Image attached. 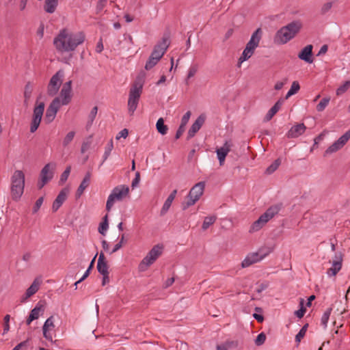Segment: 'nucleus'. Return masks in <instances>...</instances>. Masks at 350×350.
<instances>
[{
  "instance_id": "1",
  "label": "nucleus",
  "mask_w": 350,
  "mask_h": 350,
  "mask_svg": "<svg viewBox=\"0 0 350 350\" xmlns=\"http://www.w3.org/2000/svg\"><path fill=\"white\" fill-rule=\"evenodd\" d=\"M83 32H73L68 29H62L53 40V44L56 50L60 53L70 52L85 40Z\"/></svg>"
},
{
  "instance_id": "2",
  "label": "nucleus",
  "mask_w": 350,
  "mask_h": 350,
  "mask_svg": "<svg viewBox=\"0 0 350 350\" xmlns=\"http://www.w3.org/2000/svg\"><path fill=\"white\" fill-rule=\"evenodd\" d=\"M299 21H293L280 28L274 36V42L278 44H284L295 37L301 28Z\"/></svg>"
},
{
  "instance_id": "3",
  "label": "nucleus",
  "mask_w": 350,
  "mask_h": 350,
  "mask_svg": "<svg viewBox=\"0 0 350 350\" xmlns=\"http://www.w3.org/2000/svg\"><path fill=\"white\" fill-rule=\"evenodd\" d=\"M262 31L260 28H258L251 36L250 40L246 44L241 55L238 60V66L244 62L248 60L254 53L255 50L258 47L260 42L262 39Z\"/></svg>"
},
{
  "instance_id": "4",
  "label": "nucleus",
  "mask_w": 350,
  "mask_h": 350,
  "mask_svg": "<svg viewBox=\"0 0 350 350\" xmlns=\"http://www.w3.org/2000/svg\"><path fill=\"white\" fill-rule=\"evenodd\" d=\"M25 189V174L22 170H15L11 176V196L14 200L18 201Z\"/></svg>"
},
{
  "instance_id": "5",
  "label": "nucleus",
  "mask_w": 350,
  "mask_h": 350,
  "mask_svg": "<svg viewBox=\"0 0 350 350\" xmlns=\"http://www.w3.org/2000/svg\"><path fill=\"white\" fill-rule=\"evenodd\" d=\"M143 81L140 79L136 80L131 85L128 99V111L131 116H133L136 111L139 99L142 93Z\"/></svg>"
},
{
  "instance_id": "6",
  "label": "nucleus",
  "mask_w": 350,
  "mask_h": 350,
  "mask_svg": "<svg viewBox=\"0 0 350 350\" xmlns=\"http://www.w3.org/2000/svg\"><path fill=\"white\" fill-rule=\"evenodd\" d=\"M129 187L126 185L115 187L107 198L106 210L109 212L116 202H120L129 196Z\"/></svg>"
},
{
  "instance_id": "7",
  "label": "nucleus",
  "mask_w": 350,
  "mask_h": 350,
  "mask_svg": "<svg viewBox=\"0 0 350 350\" xmlns=\"http://www.w3.org/2000/svg\"><path fill=\"white\" fill-rule=\"evenodd\" d=\"M163 247L161 245L157 244L152 247V248L147 253L144 258L140 261L138 265V271L139 272H144L158 259L162 254Z\"/></svg>"
},
{
  "instance_id": "8",
  "label": "nucleus",
  "mask_w": 350,
  "mask_h": 350,
  "mask_svg": "<svg viewBox=\"0 0 350 350\" xmlns=\"http://www.w3.org/2000/svg\"><path fill=\"white\" fill-rule=\"evenodd\" d=\"M205 189V183L199 182L194 185L187 195V201L183 204V210L194 205L202 196Z\"/></svg>"
},
{
  "instance_id": "9",
  "label": "nucleus",
  "mask_w": 350,
  "mask_h": 350,
  "mask_svg": "<svg viewBox=\"0 0 350 350\" xmlns=\"http://www.w3.org/2000/svg\"><path fill=\"white\" fill-rule=\"evenodd\" d=\"M72 83L71 80L64 83L60 90L59 96L53 100L61 107L68 105L72 100L73 96Z\"/></svg>"
},
{
  "instance_id": "10",
  "label": "nucleus",
  "mask_w": 350,
  "mask_h": 350,
  "mask_svg": "<svg viewBox=\"0 0 350 350\" xmlns=\"http://www.w3.org/2000/svg\"><path fill=\"white\" fill-rule=\"evenodd\" d=\"M45 105L42 101H36L33 110V114L30 123V132L35 133L38 129L44 111Z\"/></svg>"
},
{
  "instance_id": "11",
  "label": "nucleus",
  "mask_w": 350,
  "mask_h": 350,
  "mask_svg": "<svg viewBox=\"0 0 350 350\" xmlns=\"http://www.w3.org/2000/svg\"><path fill=\"white\" fill-rule=\"evenodd\" d=\"M64 77V72L62 70H58L49 80L47 85V94L50 96H56L62 84Z\"/></svg>"
},
{
  "instance_id": "12",
  "label": "nucleus",
  "mask_w": 350,
  "mask_h": 350,
  "mask_svg": "<svg viewBox=\"0 0 350 350\" xmlns=\"http://www.w3.org/2000/svg\"><path fill=\"white\" fill-rule=\"evenodd\" d=\"M55 163H47L44 166L40 172V178L38 183L39 189H42L53 177L55 170Z\"/></svg>"
},
{
  "instance_id": "13",
  "label": "nucleus",
  "mask_w": 350,
  "mask_h": 350,
  "mask_svg": "<svg viewBox=\"0 0 350 350\" xmlns=\"http://www.w3.org/2000/svg\"><path fill=\"white\" fill-rule=\"evenodd\" d=\"M349 139L350 129L327 148V150L325 151V156L332 154L340 150L347 144Z\"/></svg>"
},
{
  "instance_id": "14",
  "label": "nucleus",
  "mask_w": 350,
  "mask_h": 350,
  "mask_svg": "<svg viewBox=\"0 0 350 350\" xmlns=\"http://www.w3.org/2000/svg\"><path fill=\"white\" fill-rule=\"evenodd\" d=\"M270 252L271 250L265 254H261L260 252L250 253L242 261L241 267L246 268L254 263L258 262L264 259Z\"/></svg>"
},
{
  "instance_id": "15",
  "label": "nucleus",
  "mask_w": 350,
  "mask_h": 350,
  "mask_svg": "<svg viewBox=\"0 0 350 350\" xmlns=\"http://www.w3.org/2000/svg\"><path fill=\"white\" fill-rule=\"evenodd\" d=\"M55 329V318L52 315L49 317L44 323L42 326V334L44 338L52 342L53 341V331Z\"/></svg>"
},
{
  "instance_id": "16",
  "label": "nucleus",
  "mask_w": 350,
  "mask_h": 350,
  "mask_svg": "<svg viewBox=\"0 0 350 350\" xmlns=\"http://www.w3.org/2000/svg\"><path fill=\"white\" fill-rule=\"evenodd\" d=\"M60 108V105H59L57 103L52 100L50 105H49L48 108L46 109L44 121L46 123L52 122L55 120L57 113L58 112Z\"/></svg>"
},
{
  "instance_id": "17",
  "label": "nucleus",
  "mask_w": 350,
  "mask_h": 350,
  "mask_svg": "<svg viewBox=\"0 0 350 350\" xmlns=\"http://www.w3.org/2000/svg\"><path fill=\"white\" fill-rule=\"evenodd\" d=\"M232 145L231 142L226 141L221 147L217 148L216 153L220 165L224 164L226 157L230 151Z\"/></svg>"
},
{
  "instance_id": "18",
  "label": "nucleus",
  "mask_w": 350,
  "mask_h": 350,
  "mask_svg": "<svg viewBox=\"0 0 350 350\" xmlns=\"http://www.w3.org/2000/svg\"><path fill=\"white\" fill-rule=\"evenodd\" d=\"M44 312V305L42 302H38L36 306L31 310L30 314L26 321L27 325L42 315Z\"/></svg>"
},
{
  "instance_id": "19",
  "label": "nucleus",
  "mask_w": 350,
  "mask_h": 350,
  "mask_svg": "<svg viewBox=\"0 0 350 350\" xmlns=\"http://www.w3.org/2000/svg\"><path fill=\"white\" fill-rule=\"evenodd\" d=\"M167 48V40L163 39L161 42L154 46L150 55L153 56L154 58L161 59L165 53Z\"/></svg>"
},
{
  "instance_id": "20",
  "label": "nucleus",
  "mask_w": 350,
  "mask_h": 350,
  "mask_svg": "<svg viewBox=\"0 0 350 350\" xmlns=\"http://www.w3.org/2000/svg\"><path fill=\"white\" fill-rule=\"evenodd\" d=\"M342 256L340 254H336L332 262V267L327 269V274L329 277L335 276L342 268Z\"/></svg>"
},
{
  "instance_id": "21",
  "label": "nucleus",
  "mask_w": 350,
  "mask_h": 350,
  "mask_svg": "<svg viewBox=\"0 0 350 350\" xmlns=\"http://www.w3.org/2000/svg\"><path fill=\"white\" fill-rule=\"evenodd\" d=\"M68 193L69 188L68 187L64 188L61 190L53 203L52 210L53 212H56L60 208L64 202L66 200Z\"/></svg>"
},
{
  "instance_id": "22",
  "label": "nucleus",
  "mask_w": 350,
  "mask_h": 350,
  "mask_svg": "<svg viewBox=\"0 0 350 350\" xmlns=\"http://www.w3.org/2000/svg\"><path fill=\"white\" fill-rule=\"evenodd\" d=\"M42 283V279L41 277L36 278L33 281L32 284L30 285V286L27 289L23 299H27L29 297L33 295L35 293H36L39 290Z\"/></svg>"
},
{
  "instance_id": "23",
  "label": "nucleus",
  "mask_w": 350,
  "mask_h": 350,
  "mask_svg": "<svg viewBox=\"0 0 350 350\" xmlns=\"http://www.w3.org/2000/svg\"><path fill=\"white\" fill-rule=\"evenodd\" d=\"M306 130V126L303 123L293 126L287 133L288 138H296L301 135Z\"/></svg>"
},
{
  "instance_id": "24",
  "label": "nucleus",
  "mask_w": 350,
  "mask_h": 350,
  "mask_svg": "<svg viewBox=\"0 0 350 350\" xmlns=\"http://www.w3.org/2000/svg\"><path fill=\"white\" fill-rule=\"evenodd\" d=\"M280 211V206L278 205L272 206L269 207L262 215L260 217L263 221L267 224L272 218H273Z\"/></svg>"
},
{
  "instance_id": "25",
  "label": "nucleus",
  "mask_w": 350,
  "mask_h": 350,
  "mask_svg": "<svg viewBox=\"0 0 350 350\" xmlns=\"http://www.w3.org/2000/svg\"><path fill=\"white\" fill-rule=\"evenodd\" d=\"M312 46L309 44L305 46L298 55V57L307 63H312Z\"/></svg>"
},
{
  "instance_id": "26",
  "label": "nucleus",
  "mask_w": 350,
  "mask_h": 350,
  "mask_svg": "<svg viewBox=\"0 0 350 350\" xmlns=\"http://www.w3.org/2000/svg\"><path fill=\"white\" fill-rule=\"evenodd\" d=\"M109 267L105 256L100 253L97 262V269L101 275H109Z\"/></svg>"
},
{
  "instance_id": "27",
  "label": "nucleus",
  "mask_w": 350,
  "mask_h": 350,
  "mask_svg": "<svg viewBox=\"0 0 350 350\" xmlns=\"http://www.w3.org/2000/svg\"><path fill=\"white\" fill-rule=\"evenodd\" d=\"M204 122V118L202 116H199L194 123L191 126L190 129L188 131V137H193L195 134L200 130L202 127V124Z\"/></svg>"
},
{
  "instance_id": "28",
  "label": "nucleus",
  "mask_w": 350,
  "mask_h": 350,
  "mask_svg": "<svg viewBox=\"0 0 350 350\" xmlns=\"http://www.w3.org/2000/svg\"><path fill=\"white\" fill-rule=\"evenodd\" d=\"M91 178V174L90 172H88L82 182L81 183L80 185L79 186L77 192H76V196L77 198H80L81 196L83 194L85 189L88 187Z\"/></svg>"
},
{
  "instance_id": "29",
  "label": "nucleus",
  "mask_w": 350,
  "mask_h": 350,
  "mask_svg": "<svg viewBox=\"0 0 350 350\" xmlns=\"http://www.w3.org/2000/svg\"><path fill=\"white\" fill-rule=\"evenodd\" d=\"M284 103V100L280 98L279 99L275 105L269 110L265 116V120L269 121L270 120L273 116L280 110L281 106Z\"/></svg>"
},
{
  "instance_id": "30",
  "label": "nucleus",
  "mask_w": 350,
  "mask_h": 350,
  "mask_svg": "<svg viewBox=\"0 0 350 350\" xmlns=\"http://www.w3.org/2000/svg\"><path fill=\"white\" fill-rule=\"evenodd\" d=\"M266 225L265 222L263 221V219H261L260 217L252 223L249 229L250 233H254L261 230Z\"/></svg>"
},
{
  "instance_id": "31",
  "label": "nucleus",
  "mask_w": 350,
  "mask_h": 350,
  "mask_svg": "<svg viewBox=\"0 0 350 350\" xmlns=\"http://www.w3.org/2000/svg\"><path fill=\"white\" fill-rule=\"evenodd\" d=\"M58 4V0H46L44 5V10L47 13H53Z\"/></svg>"
},
{
  "instance_id": "32",
  "label": "nucleus",
  "mask_w": 350,
  "mask_h": 350,
  "mask_svg": "<svg viewBox=\"0 0 350 350\" xmlns=\"http://www.w3.org/2000/svg\"><path fill=\"white\" fill-rule=\"evenodd\" d=\"M33 90V84L29 82L27 83L25 85V90H24V98H25L24 102L26 105H27L28 103L30 101Z\"/></svg>"
},
{
  "instance_id": "33",
  "label": "nucleus",
  "mask_w": 350,
  "mask_h": 350,
  "mask_svg": "<svg viewBox=\"0 0 350 350\" xmlns=\"http://www.w3.org/2000/svg\"><path fill=\"white\" fill-rule=\"evenodd\" d=\"M156 128L157 131L162 135H165L168 130V128L164 124V120L162 118L158 119L156 123Z\"/></svg>"
},
{
  "instance_id": "34",
  "label": "nucleus",
  "mask_w": 350,
  "mask_h": 350,
  "mask_svg": "<svg viewBox=\"0 0 350 350\" xmlns=\"http://www.w3.org/2000/svg\"><path fill=\"white\" fill-rule=\"evenodd\" d=\"M300 89L299 83L297 81H294L291 86L290 90L288 91V92L286 94L285 98L288 99L293 95L297 94Z\"/></svg>"
},
{
  "instance_id": "35",
  "label": "nucleus",
  "mask_w": 350,
  "mask_h": 350,
  "mask_svg": "<svg viewBox=\"0 0 350 350\" xmlns=\"http://www.w3.org/2000/svg\"><path fill=\"white\" fill-rule=\"evenodd\" d=\"M109 228V223H108V215H105L103 217V221L98 226V232L103 234L105 235L107 233V231Z\"/></svg>"
},
{
  "instance_id": "36",
  "label": "nucleus",
  "mask_w": 350,
  "mask_h": 350,
  "mask_svg": "<svg viewBox=\"0 0 350 350\" xmlns=\"http://www.w3.org/2000/svg\"><path fill=\"white\" fill-rule=\"evenodd\" d=\"M216 221V216L211 215L206 217L204 219L202 228L203 230H207L211 225H213Z\"/></svg>"
},
{
  "instance_id": "37",
  "label": "nucleus",
  "mask_w": 350,
  "mask_h": 350,
  "mask_svg": "<svg viewBox=\"0 0 350 350\" xmlns=\"http://www.w3.org/2000/svg\"><path fill=\"white\" fill-rule=\"evenodd\" d=\"M113 148V142H112V140H110L105 148V152L103 154V161H102L100 165H103L105 163V161L109 158Z\"/></svg>"
},
{
  "instance_id": "38",
  "label": "nucleus",
  "mask_w": 350,
  "mask_h": 350,
  "mask_svg": "<svg viewBox=\"0 0 350 350\" xmlns=\"http://www.w3.org/2000/svg\"><path fill=\"white\" fill-rule=\"evenodd\" d=\"M332 309L331 308H328L324 312L321 317V324L323 325L325 328L327 326V323L331 315Z\"/></svg>"
},
{
  "instance_id": "39",
  "label": "nucleus",
  "mask_w": 350,
  "mask_h": 350,
  "mask_svg": "<svg viewBox=\"0 0 350 350\" xmlns=\"http://www.w3.org/2000/svg\"><path fill=\"white\" fill-rule=\"evenodd\" d=\"M349 88H350V81H347L337 88V90L336 91V95L340 96V95L343 94Z\"/></svg>"
},
{
  "instance_id": "40",
  "label": "nucleus",
  "mask_w": 350,
  "mask_h": 350,
  "mask_svg": "<svg viewBox=\"0 0 350 350\" xmlns=\"http://www.w3.org/2000/svg\"><path fill=\"white\" fill-rule=\"evenodd\" d=\"M75 136V132L73 131H69L64 137L62 141V145L64 147L68 146L70 143L73 140Z\"/></svg>"
},
{
  "instance_id": "41",
  "label": "nucleus",
  "mask_w": 350,
  "mask_h": 350,
  "mask_svg": "<svg viewBox=\"0 0 350 350\" xmlns=\"http://www.w3.org/2000/svg\"><path fill=\"white\" fill-rule=\"evenodd\" d=\"M159 60L160 59L150 55L148 61L146 63L145 69L147 70H150L159 62Z\"/></svg>"
},
{
  "instance_id": "42",
  "label": "nucleus",
  "mask_w": 350,
  "mask_h": 350,
  "mask_svg": "<svg viewBox=\"0 0 350 350\" xmlns=\"http://www.w3.org/2000/svg\"><path fill=\"white\" fill-rule=\"evenodd\" d=\"M330 98L329 97L323 98L317 105V110L319 112L323 111L327 107Z\"/></svg>"
},
{
  "instance_id": "43",
  "label": "nucleus",
  "mask_w": 350,
  "mask_h": 350,
  "mask_svg": "<svg viewBox=\"0 0 350 350\" xmlns=\"http://www.w3.org/2000/svg\"><path fill=\"white\" fill-rule=\"evenodd\" d=\"M280 165V161L279 159L275 160L272 164H271L267 168V174H272L274 172Z\"/></svg>"
},
{
  "instance_id": "44",
  "label": "nucleus",
  "mask_w": 350,
  "mask_h": 350,
  "mask_svg": "<svg viewBox=\"0 0 350 350\" xmlns=\"http://www.w3.org/2000/svg\"><path fill=\"white\" fill-rule=\"evenodd\" d=\"M198 70V66L197 64L191 65L189 69L187 72V79H190L195 76Z\"/></svg>"
},
{
  "instance_id": "45",
  "label": "nucleus",
  "mask_w": 350,
  "mask_h": 350,
  "mask_svg": "<svg viewBox=\"0 0 350 350\" xmlns=\"http://www.w3.org/2000/svg\"><path fill=\"white\" fill-rule=\"evenodd\" d=\"M308 325H305L302 327V328L299 330V333L295 336V340L297 342H299L303 338L306 333Z\"/></svg>"
},
{
  "instance_id": "46",
  "label": "nucleus",
  "mask_w": 350,
  "mask_h": 350,
  "mask_svg": "<svg viewBox=\"0 0 350 350\" xmlns=\"http://www.w3.org/2000/svg\"><path fill=\"white\" fill-rule=\"evenodd\" d=\"M43 202H44V197H40L36 202L33 207V209H32V211H33V213L35 214L36 213L38 212V211L40 210L42 204H43Z\"/></svg>"
},
{
  "instance_id": "47",
  "label": "nucleus",
  "mask_w": 350,
  "mask_h": 350,
  "mask_svg": "<svg viewBox=\"0 0 350 350\" xmlns=\"http://www.w3.org/2000/svg\"><path fill=\"white\" fill-rule=\"evenodd\" d=\"M70 170H71V167L70 166H68L66 170L64 171V172L61 175V177H60V182L61 183H65L69 175H70Z\"/></svg>"
},
{
  "instance_id": "48",
  "label": "nucleus",
  "mask_w": 350,
  "mask_h": 350,
  "mask_svg": "<svg viewBox=\"0 0 350 350\" xmlns=\"http://www.w3.org/2000/svg\"><path fill=\"white\" fill-rule=\"evenodd\" d=\"M172 204V202H170V201H168L167 200L165 201V202L163 203V206L161 209V211H160L161 215H164L167 213V212L169 211Z\"/></svg>"
},
{
  "instance_id": "49",
  "label": "nucleus",
  "mask_w": 350,
  "mask_h": 350,
  "mask_svg": "<svg viewBox=\"0 0 350 350\" xmlns=\"http://www.w3.org/2000/svg\"><path fill=\"white\" fill-rule=\"evenodd\" d=\"M265 340H266V335L262 332L257 336V337L255 340V344L257 346H260L265 342Z\"/></svg>"
},
{
  "instance_id": "50",
  "label": "nucleus",
  "mask_w": 350,
  "mask_h": 350,
  "mask_svg": "<svg viewBox=\"0 0 350 350\" xmlns=\"http://www.w3.org/2000/svg\"><path fill=\"white\" fill-rule=\"evenodd\" d=\"M10 319V317L9 314L5 315L4 317V326H3V334H5L10 330V325H9Z\"/></svg>"
},
{
  "instance_id": "51",
  "label": "nucleus",
  "mask_w": 350,
  "mask_h": 350,
  "mask_svg": "<svg viewBox=\"0 0 350 350\" xmlns=\"http://www.w3.org/2000/svg\"><path fill=\"white\" fill-rule=\"evenodd\" d=\"M139 181H140V174L139 172H137L135 173V178L132 180L131 187L133 188L137 187L139 183Z\"/></svg>"
},
{
  "instance_id": "52",
  "label": "nucleus",
  "mask_w": 350,
  "mask_h": 350,
  "mask_svg": "<svg viewBox=\"0 0 350 350\" xmlns=\"http://www.w3.org/2000/svg\"><path fill=\"white\" fill-rule=\"evenodd\" d=\"M190 116H191V112L190 111H187V113H185V115L182 118L181 124L180 125L185 126L186 124L189 122Z\"/></svg>"
},
{
  "instance_id": "53",
  "label": "nucleus",
  "mask_w": 350,
  "mask_h": 350,
  "mask_svg": "<svg viewBox=\"0 0 350 350\" xmlns=\"http://www.w3.org/2000/svg\"><path fill=\"white\" fill-rule=\"evenodd\" d=\"M97 111H98V107H94L90 114H89V120L91 122H92L94 121V120L96 118V116L97 114Z\"/></svg>"
},
{
  "instance_id": "54",
  "label": "nucleus",
  "mask_w": 350,
  "mask_h": 350,
  "mask_svg": "<svg viewBox=\"0 0 350 350\" xmlns=\"http://www.w3.org/2000/svg\"><path fill=\"white\" fill-rule=\"evenodd\" d=\"M129 135V131L126 129H124L120 131L116 136V139H120L121 137L126 138Z\"/></svg>"
},
{
  "instance_id": "55",
  "label": "nucleus",
  "mask_w": 350,
  "mask_h": 350,
  "mask_svg": "<svg viewBox=\"0 0 350 350\" xmlns=\"http://www.w3.org/2000/svg\"><path fill=\"white\" fill-rule=\"evenodd\" d=\"M301 308L295 312V314L299 319L304 317L306 312V310L303 307V301H301Z\"/></svg>"
},
{
  "instance_id": "56",
  "label": "nucleus",
  "mask_w": 350,
  "mask_h": 350,
  "mask_svg": "<svg viewBox=\"0 0 350 350\" xmlns=\"http://www.w3.org/2000/svg\"><path fill=\"white\" fill-rule=\"evenodd\" d=\"M285 83H286V81H277L275 83L274 89L275 90H280L284 87Z\"/></svg>"
},
{
  "instance_id": "57",
  "label": "nucleus",
  "mask_w": 350,
  "mask_h": 350,
  "mask_svg": "<svg viewBox=\"0 0 350 350\" xmlns=\"http://www.w3.org/2000/svg\"><path fill=\"white\" fill-rule=\"evenodd\" d=\"M176 193H177V190L174 189V191H172V193L169 195V196L167 197V198L166 200L172 203L174 200L176 198Z\"/></svg>"
},
{
  "instance_id": "58",
  "label": "nucleus",
  "mask_w": 350,
  "mask_h": 350,
  "mask_svg": "<svg viewBox=\"0 0 350 350\" xmlns=\"http://www.w3.org/2000/svg\"><path fill=\"white\" fill-rule=\"evenodd\" d=\"M185 126H184L180 125V126L176 133V139H178L182 135V134L185 131Z\"/></svg>"
},
{
  "instance_id": "59",
  "label": "nucleus",
  "mask_w": 350,
  "mask_h": 350,
  "mask_svg": "<svg viewBox=\"0 0 350 350\" xmlns=\"http://www.w3.org/2000/svg\"><path fill=\"white\" fill-rule=\"evenodd\" d=\"M174 282V279L173 278H170L166 280V281L164 283V287L167 288L170 286Z\"/></svg>"
},
{
  "instance_id": "60",
  "label": "nucleus",
  "mask_w": 350,
  "mask_h": 350,
  "mask_svg": "<svg viewBox=\"0 0 350 350\" xmlns=\"http://www.w3.org/2000/svg\"><path fill=\"white\" fill-rule=\"evenodd\" d=\"M27 340L23 341L18 344L12 350H20L22 347L27 346Z\"/></svg>"
},
{
  "instance_id": "61",
  "label": "nucleus",
  "mask_w": 350,
  "mask_h": 350,
  "mask_svg": "<svg viewBox=\"0 0 350 350\" xmlns=\"http://www.w3.org/2000/svg\"><path fill=\"white\" fill-rule=\"evenodd\" d=\"M103 50V42H102V40H100L98 43H97V45H96V51L97 53H101Z\"/></svg>"
},
{
  "instance_id": "62",
  "label": "nucleus",
  "mask_w": 350,
  "mask_h": 350,
  "mask_svg": "<svg viewBox=\"0 0 350 350\" xmlns=\"http://www.w3.org/2000/svg\"><path fill=\"white\" fill-rule=\"evenodd\" d=\"M122 247V245H121V243H118L117 244L115 245V246L112 249V250L109 252V253L110 254H113V253L116 252L118 250H119Z\"/></svg>"
},
{
  "instance_id": "63",
  "label": "nucleus",
  "mask_w": 350,
  "mask_h": 350,
  "mask_svg": "<svg viewBox=\"0 0 350 350\" xmlns=\"http://www.w3.org/2000/svg\"><path fill=\"white\" fill-rule=\"evenodd\" d=\"M103 275L102 285L105 286L106 284L109 283V275Z\"/></svg>"
},
{
  "instance_id": "64",
  "label": "nucleus",
  "mask_w": 350,
  "mask_h": 350,
  "mask_svg": "<svg viewBox=\"0 0 350 350\" xmlns=\"http://www.w3.org/2000/svg\"><path fill=\"white\" fill-rule=\"evenodd\" d=\"M90 147V144L88 143H83L81 146V151L82 153L85 152Z\"/></svg>"
}]
</instances>
